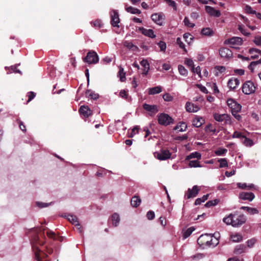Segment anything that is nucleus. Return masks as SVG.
Instances as JSON below:
<instances>
[{
  "instance_id": "obj_2",
  "label": "nucleus",
  "mask_w": 261,
  "mask_h": 261,
  "mask_svg": "<svg viewBox=\"0 0 261 261\" xmlns=\"http://www.w3.org/2000/svg\"><path fill=\"white\" fill-rule=\"evenodd\" d=\"M242 90L245 94L249 95L255 92L256 87L253 82L251 81H248L243 84Z\"/></svg>"
},
{
  "instance_id": "obj_34",
  "label": "nucleus",
  "mask_w": 261,
  "mask_h": 261,
  "mask_svg": "<svg viewBox=\"0 0 261 261\" xmlns=\"http://www.w3.org/2000/svg\"><path fill=\"white\" fill-rule=\"evenodd\" d=\"M187 124L185 122L179 123L174 128L175 130H178L179 132H184L187 128Z\"/></svg>"
},
{
  "instance_id": "obj_8",
  "label": "nucleus",
  "mask_w": 261,
  "mask_h": 261,
  "mask_svg": "<svg viewBox=\"0 0 261 261\" xmlns=\"http://www.w3.org/2000/svg\"><path fill=\"white\" fill-rule=\"evenodd\" d=\"M151 17L152 21L158 25L160 26L163 25L165 19V16L162 13L153 14Z\"/></svg>"
},
{
  "instance_id": "obj_59",
  "label": "nucleus",
  "mask_w": 261,
  "mask_h": 261,
  "mask_svg": "<svg viewBox=\"0 0 261 261\" xmlns=\"http://www.w3.org/2000/svg\"><path fill=\"white\" fill-rule=\"evenodd\" d=\"M192 71L193 72L196 73L197 74H198L200 77H201V69H200V67L199 66H197L195 68H194V67H193V68L192 69Z\"/></svg>"
},
{
  "instance_id": "obj_17",
  "label": "nucleus",
  "mask_w": 261,
  "mask_h": 261,
  "mask_svg": "<svg viewBox=\"0 0 261 261\" xmlns=\"http://www.w3.org/2000/svg\"><path fill=\"white\" fill-rule=\"evenodd\" d=\"M205 11L210 15L213 16L219 17L221 15L220 12L219 10H217L213 7L209 6H205Z\"/></svg>"
},
{
  "instance_id": "obj_23",
  "label": "nucleus",
  "mask_w": 261,
  "mask_h": 261,
  "mask_svg": "<svg viewBox=\"0 0 261 261\" xmlns=\"http://www.w3.org/2000/svg\"><path fill=\"white\" fill-rule=\"evenodd\" d=\"M162 91V88L160 86H156L148 89V93L149 95H154L159 94Z\"/></svg>"
},
{
  "instance_id": "obj_12",
  "label": "nucleus",
  "mask_w": 261,
  "mask_h": 261,
  "mask_svg": "<svg viewBox=\"0 0 261 261\" xmlns=\"http://www.w3.org/2000/svg\"><path fill=\"white\" fill-rule=\"evenodd\" d=\"M213 116L215 120L218 122L227 123V121H230L229 116L226 114H219L215 113Z\"/></svg>"
},
{
  "instance_id": "obj_10",
  "label": "nucleus",
  "mask_w": 261,
  "mask_h": 261,
  "mask_svg": "<svg viewBox=\"0 0 261 261\" xmlns=\"http://www.w3.org/2000/svg\"><path fill=\"white\" fill-rule=\"evenodd\" d=\"M199 191L200 188L197 186H194L192 189H188L187 192L185 194V197L187 199L195 197L197 195Z\"/></svg>"
},
{
  "instance_id": "obj_29",
  "label": "nucleus",
  "mask_w": 261,
  "mask_h": 261,
  "mask_svg": "<svg viewBox=\"0 0 261 261\" xmlns=\"http://www.w3.org/2000/svg\"><path fill=\"white\" fill-rule=\"evenodd\" d=\"M201 157V154L197 151L191 153L189 155L187 156L186 160H189L191 159H200Z\"/></svg>"
},
{
  "instance_id": "obj_49",
  "label": "nucleus",
  "mask_w": 261,
  "mask_h": 261,
  "mask_svg": "<svg viewBox=\"0 0 261 261\" xmlns=\"http://www.w3.org/2000/svg\"><path fill=\"white\" fill-rule=\"evenodd\" d=\"M166 3L169 6L172 7L174 11L177 10L176 3L175 1L172 0H165Z\"/></svg>"
},
{
  "instance_id": "obj_37",
  "label": "nucleus",
  "mask_w": 261,
  "mask_h": 261,
  "mask_svg": "<svg viewBox=\"0 0 261 261\" xmlns=\"http://www.w3.org/2000/svg\"><path fill=\"white\" fill-rule=\"evenodd\" d=\"M112 220L113 225L117 226L120 222V217L118 214L114 213L112 216Z\"/></svg>"
},
{
  "instance_id": "obj_44",
  "label": "nucleus",
  "mask_w": 261,
  "mask_h": 261,
  "mask_svg": "<svg viewBox=\"0 0 261 261\" xmlns=\"http://www.w3.org/2000/svg\"><path fill=\"white\" fill-rule=\"evenodd\" d=\"M195 230V228L193 227H190L188 228L184 233L183 237L184 239H186L189 237L191 233Z\"/></svg>"
},
{
  "instance_id": "obj_46",
  "label": "nucleus",
  "mask_w": 261,
  "mask_h": 261,
  "mask_svg": "<svg viewBox=\"0 0 261 261\" xmlns=\"http://www.w3.org/2000/svg\"><path fill=\"white\" fill-rule=\"evenodd\" d=\"M176 43L179 45V47L183 49L185 53H187L185 44L182 42L181 38L178 37L176 39Z\"/></svg>"
},
{
  "instance_id": "obj_53",
  "label": "nucleus",
  "mask_w": 261,
  "mask_h": 261,
  "mask_svg": "<svg viewBox=\"0 0 261 261\" xmlns=\"http://www.w3.org/2000/svg\"><path fill=\"white\" fill-rule=\"evenodd\" d=\"M164 100L166 101H171L173 99V96H172L169 93H165L163 95Z\"/></svg>"
},
{
  "instance_id": "obj_50",
  "label": "nucleus",
  "mask_w": 261,
  "mask_h": 261,
  "mask_svg": "<svg viewBox=\"0 0 261 261\" xmlns=\"http://www.w3.org/2000/svg\"><path fill=\"white\" fill-rule=\"evenodd\" d=\"M241 141L246 146H251L253 145L252 141L251 139L246 138L245 136H244Z\"/></svg>"
},
{
  "instance_id": "obj_19",
  "label": "nucleus",
  "mask_w": 261,
  "mask_h": 261,
  "mask_svg": "<svg viewBox=\"0 0 261 261\" xmlns=\"http://www.w3.org/2000/svg\"><path fill=\"white\" fill-rule=\"evenodd\" d=\"M67 219L73 224H74L75 226L77 227V228L79 229L80 231H82L81 230V226L79 223L78 219L76 217V216L72 215H69L67 216Z\"/></svg>"
},
{
  "instance_id": "obj_55",
  "label": "nucleus",
  "mask_w": 261,
  "mask_h": 261,
  "mask_svg": "<svg viewBox=\"0 0 261 261\" xmlns=\"http://www.w3.org/2000/svg\"><path fill=\"white\" fill-rule=\"evenodd\" d=\"M245 10L246 13L248 14H255L256 11L253 10L252 8L248 5H246L245 7Z\"/></svg>"
},
{
  "instance_id": "obj_64",
  "label": "nucleus",
  "mask_w": 261,
  "mask_h": 261,
  "mask_svg": "<svg viewBox=\"0 0 261 261\" xmlns=\"http://www.w3.org/2000/svg\"><path fill=\"white\" fill-rule=\"evenodd\" d=\"M119 95L122 98H123L125 99H126L128 96V94H127V92L124 90H122L120 91V92L119 93Z\"/></svg>"
},
{
  "instance_id": "obj_45",
  "label": "nucleus",
  "mask_w": 261,
  "mask_h": 261,
  "mask_svg": "<svg viewBox=\"0 0 261 261\" xmlns=\"http://www.w3.org/2000/svg\"><path fill=\"white\" fill-rule=\"evenodd\" d=\"M219 200L217 199L210 200L205 204V206L206 207H209L212 206H215L217 205L219 203Z\"/></svg>"
},
{
  "instance_id": "obj_63",
  "label": "nucleus",
  "mask_w": 261,
  "mask_h": 261,
  "mask_svg": "<svg viewBox=\"0 0 261 261\" xmlns=\"http://www.w3.org/2000/svg\"><path fill=\"white\" fill-rule=\"evenodd\" d=\"M256 242V240L255 239H251L247 241V246L249 247H252L254 245Z\"/></svg>"
},
{
  "instance_id": "obj_4",
  "label": "nucleus",
  "mask_w": 261,
  "mask_h": 261,
  "mask_svg": "<svg viewBox=\"0 0 261 261\" xmlns=\"http://www.w3.org/2000/svg\"><path fill=\"white\" fill-rule=\"evenodd\" d=\"M232 226L238 227L244 224L246 221L245 216L244 215H238L233 214L232 216Z\"/></svg>"
},
{
  "instance_id": "obj_39",
  "label": "nucleus",
  "mask_w": 261,
  "mask_h": 261,
  "mask_svg": "<svg viewBox=\"0 0 261 261\" xmlns=\"http://www.w3.org/2000/svg\"><path fill=\"white\" fill-rule=\"evenodd\" d=\"M218 162L220 163L219 168L227 167L228 166V161L226 158H222L218 160Z\"/></svg>"
},
{
  "instance_id": "obj_21",
  "label": "nucleus",
  "mask_w": 261,
  "mask_h": 261,
  "mask_svg": "<svg viewBox=\"0 0 261 261\" xmlns=\"http://www.w3.org/2000/svg\"><path fill=\"white\" fill-rule=\"evenodd\" d=\"M79 112L85 117H88L91 114V111L88 106H82L79 109Z\"/></svg>"
},
{
  "instance_id": "obj_6",
  "label": "nucleus",
  "mask_w": 261,
  "mask_h": 261,
  "mask_svg": "<svg viewBox=\"0 0 261 261\" xmlns=\"http://www.w3.org/2000/svg\"><path fill=\"white\" fill-rule=\"evenodd\" d=\"M225 44H229L230 47L236 48L237 46L241 45L243 43V40L238 37H233L229 39L225 40Z\"/></svg>"
},
{
  "instance_id": "obj_57",
  "label": "nucleus",
  "mask_w": 261,
  "mask_h": 261,
  "mask_svg": "<svg viewBox=\"0 0 261 261\" xmlns=\"http://www.w3.org/2000/svg\"><path fill=\"white\" fill-rule=\"evenodd\" d=\"M253 42L257 46H261V36H255L253 39Z\"/></svg>"
},
{
  "instance_id": "obj_62",
  "label": "nucleus",
  "mask_w": 261,
  "mask_h": 261,
  "mask_svg": "<svg viewBox=\"0 0 261 261\" xmlns=\"http://www.w3.org/2000/svg\"><path fill=\"white\" fill-rule=\"evenodd\" d=\"M215 69L219 71V73H223L226 70V68L223 66H217Z\"/></svg>"
},
{
  "instance_id": "obj_40",
  "label": "nucleus",
  "mask_w": 261,
  "mask_h": 261,
  "mask_svg": "<svg viewBox=\"0 0 261 261\" xmlns=\"http://www.w3.org/2000/svg\"><path fill=\"white\" fill-rule=\"evenodd\" d=\"M242 236L240 233H235L234 234H232L231 236V239L232 241L234 242H239L242 241Z\"/></svg>"
},
{
  "instance_id": "obj_52",
  "label": "nucleus",
  "mask_w": 261,
  "mask_h": 261,
  "mask_svg": "<svg viewBox=\"0 0 261 261\" xmlns=\"http://www.w3.org/2000/svg\"><path fill=\"white\" fill-rule=\"evenodd\" d=\"M244 137V136L241 132L238 131H235L232 135L233 138H239L241 141Z\"/></svg>"
},
{
  "instance_id": "obj_9",
  "label": "nucleus",
  "mask_w": 261,
  "mask_h": 261,
  "mask_svg": "<svg viewBox=\"0 0 261 261\" xmlns=\"http://www.w3.org/2000/svg\"><path fill=\"white\" fill-rule=\"evenodd\" d=\"M171 153L168 150L162 149L160 152H156L154 153L155 156L159 160L163 161L170 159Z\"/></svg>"
},
{
  "instance_id": "obj_33",
  "label": "nucleus",
  "mask_w": 261,
  "mask_h": 261,
  "mask_svg": "<svg viewBox=\"0 0 261 261\" xmlns=\"http://www.w3.org/2000/svg\"><path fill=\"white\" fill-rule=\"evenodd\" d=\"M125 10L128 12V13H130L131 14H140L141 13V11L137 8H134L132 6H129V7H125Z\"/></svg>"
},
{
  "instance_id": "obj_14",
  "label": "nucleus",
  "mask_w": 261,
  "mask_h": 261,
  "mask_svg": "<svg viewBox=\"0 0 261 261\" xmlns=\"http://www.w3.org/2000/svg\"><path fill=\"white\" fill-rule=\"evenodd\" d=\"M143 108L146 111L150 113V115H154L158 111V108L156 105H150L147 103H144L143 105Z\"/></svg>"
},
{
  "instance_id": "obj_22",
  "label": "nucleus",
  "mask_w": 261,
  "mask_h": 261,
  "mask_svg": "<svg viewBox=\"0 0 261 261\" xmlns=\"http://www.w3.org/2000/svg\"><path fill=\"white\" fill-rule=\"evenodd\" d=\"M239 84L240 81L238 79L232 78L228 81L227 85L230 89H234Z\"/></svg>"
},
{
  "instance_id": "obj_35",
  "label": "nucleus",
  "mask_w": 261,
  "mask_h": 261,
  "mask_svg": "<svg viewBox=\"0 0 261 261\" xmlns=\"http://www.w3.org/2000/svg\"><path fill=\"white\" fill-rule=\"evenodd\" d=\"M86 94L89 97L94 100H96L99 98L98 94L90 90H88L86 91Z\"/></svg>"
},
{
  "instance_id": "obj_20",
  "label": "nucleus",
  "mask_w": 261,
  "mask_h": 261,
  "mask_svg": "<svg viewBox=\"0 0 261 261\" xmlns=\"http://www.w3.org/2000/svg\"><path fill=\"white\" fill-rule=\"evenodd\" d=\"M140 65H141V66L143 68V73L142 74H144V75H147L148 74V72L149 70V64L148 62V61L146 59H143L141 62H140Z\"/></svg>"
},
{
  "instance_id": "obj_60",
  "label": "nucleus",
  "mask_w": 261,
  "mask_h": 261,
  "mask_svg": "<svg viewBox=\"0 0 261 261\" xmlns=\"http://www.w3.org/2000/svg\"><path fill=\"white\" fill-rule=\"evenodd\" d=\"M185 63L189 67H191L192 69L194 67V63L192 60L190 59H186L185 61Z\"/></svg>"
},
{
  "instance_id": "obj_25",
  "label": "nucleus",
  "mask_w": 261,
  "mask_h": 261,
  "mask_svg": "<svg viewBox=\"0 0 261 261\" xmlns=\"http://www.w3.org/2000/svg\"><path fill=\"white\" fill-rule=\"evenodd\" d=\"M204 122V120L202 117L196 116L193 120V125L196 127H199L202 125Z\"/></svg>"
},
{
  "instance_id": "obj_16",
  "label": "nucleus",
  "mask_w": 261,
  "mask_h": 261,
  "mask_svg": "<svg viewBox=\"0 0 261 261\" xmlns=\"http://www.w3.org/2000/svg\"><path fill=\"white\" fill-rule=\"evenodd\" d=\"M219 54L220 56L224 58H230L232 57L231 51L228 48L223 47L219 49Z\"/></svg>"
},
{
  "instance_id": "obj_32",
  "label": "nucleus",
  "mask_w": 261,
  "mask_h": 261,
  "mask_svg": "<svg viewBox=\"0 0 261 261\" xmlns=\"http://www.w3.org/2000/svg\"><path fill=\"white\" fill-rule=\"evenodd\" d=\"M141 203V199L138 196H134L131 200V204L133 207H137Z\"/></svg>"
},
{
  "instance_id": "obj_28",
  "label": "nucleus",
  "mask_w": 261,
  "mask_h": 261,
  "mask_svg": "<svg viewBox=\"0 0 261 261\" xmlns=\"http://www.w3.org/2000/svg\"><path fill=\"white\" fill-rule=\"evenodd\" d=\"M123 45L127 48L131 49L133 51H136L138 49V47L129 41H125L123 42Z\"/></svg>"
},
{
  "instance_id": "obj_11",
  "label": "nucleus",
  "mask_w": 261,
  "mask_h": 261,
  "mask_svg": "<svg viewBox=\"0 0 261 261\" xmlns=\"http://www.w3.org/2000/svg\"><path fill=\"white\" fill-rule=\"evenodd\" d=\"M111 23L113 27H119L118 23L120 22L119 14L116 10H112L110 12Z\"/></svg>"
},
{
  "instance_id": "obj_43",
  "label": "nucleus",
  "mask_w": 261,
  "mask_h": 261,
  "mask_svg": "<svg viewBox=\"0 0 261 261\" xmlns=\"http://www.w3.org/2000/svg\"><path fill=\"white\" fill-rule=\"evenodd\" d=\"M227 152V150L225 148H219L218 149L215 151L216 155L218 156H222L225 155Z\"/></svg>"
},
{
  "instance_id": "obj_36",
  "label": "nucleus",
  "mask_w": 261,
  "mask_h": 261,
  "mask_svg": "<svg viewBox=\"0 0 261 261\" xmlns=\"http://www.w3.org/2000/svg\"><path fill=\"white\" fill-rule=\"evenodd\" d=\"M117 76L120 78V80L121 82L125 81L126 79L125 72L124 71V69L122 67H119V70Z\"/></svg>"
},
{
  "instance_id": "obj_27",
  "label": "nucleus",
  "mask_w": 261,
  "mask_h": 261,
  "mask_svg": "<svg viewBox=\"0 0 261 261\" xmlns=\"http://www.w3.org/2000/svg\"><path fill=\"white\" fill-rule=\"evenodd\" d=\"M142 33L144 35L152 38L155 37V35L152 29H142Z\"/></svg>"
},
{
  "instance_id": "obj_5",
  "label": "nucleus",
  "mask_w": 261,
  "mask_h": 261,
  "mask_svg": "<svg viewBox=\"0 0 261 261\" xmlns=\"http://www.w3.org/2000/svg\"><path fill=\"white\" fill-rule=\"evenodd\" d=\"M84 61L89 64H96L98 62L99 58L96 52L91 51L88 53L86 57L84 58Z\"/></svg>"
},
{
  "instance_id": "obj_42",
  "label": "nucleus",
  "mask_w": 261,
  "mask_h": 261,
  "mask_svg": "<svg viewBox=\"0 0 261 261\" xmlns=\"http://www.w3.org/2000/svg\"><path fill=\"white\" fill-rule=\"evenodd\" d=\"M184 38L186 42H187L189 44H190L193 40V36L190 33H185L184 34Z\"/></svg>"
},
{
  "instance_id": "obj_61",
  "label": "nucleus",
  "mask_w": 261,
  "mask_h": 261,
  "mask_svg": "<svg viewBox=\"0 0 261 261\" xmlns=\"http://www.w3.org/2000/svg\"><path fill=\"white\" fill-rule=\"evenodd\" d=\"M204 257V255L203 254H202V253H197V254H196L191 256V258L193 259L198 260V259L202 258Z\"/></svg>"
},
{
  "instance_id": "obj_38",
  "label": "nucleus",
  "mask_w": 261,
  "mask_h": 261,
  "mask_svg": "<svg viewBox=\"0 0 261 261\" xmlns=\"http://www.w3.org/2000/svg\"><path fill=\"white\" fill-rule=\"evenodd\" d=\"M201 33L203 35L207 36H212L214 34V32L212 31V30L209 28H203V29H202Z\"/></svg>"
},
{
  "instance_id": "obj_18",
  "label": "nucleus",
  "mask_w": 261,
  "mask_h": 261,
  "mask_svg": "<svg viewBox=\"0 0 261 261\" xmlns=\"http://www.w3.org/2000/svg\"><path fill=\"white\" fill-rule=\"evenodd\" d=\"M186 109L189 112H196L199 110V108L197 105L190 102L186 103Z\"/></svg>"
},
{
  "instance_id": "obj_26",
  "label": "nucleus",
  "mask_w": 261,
  "mask_h": 261,
  "mask_svg": "<svg viewBox=\"0 0 261 261\" xmlns=\"http://www.w3.org/2000/svg\"><path fill=\"white\" fill-rule=\"evenodd\" d=\"M241 209L246 211L250 215L257 214L259 213V211L256 208L248 206H243L241 207Z\"/></svg>"
},
{
  "instance_id": "obj_56",
  "label": "nucleus",
  "mask_w": 261,
  "mask_h": 261,
  "mask_svg": "<svg viewBox=\"0 0 261 261\" xmlns=\"http://www.w3.org/2000/svg\"><path fill=\"white\" fill-rule=\"evenodd\" d=\"M238 30L245 36H248L250 34V33L247 32L246 30L244 29V27L241 25H239L238 26Z\"/></svg>"
},
{
  "instance_id": "obj_7",
  "label": "nucleus",
  "mask_w": 261,
  "mask_h": 261,
  "mask_svg": "<svg viewBox=\"0 0 261 261\" xmlns=\"http://www.w3.org/2000/svg\"><path fill=\"white\" fill-rule=\"evenodd\" d=\"M228 106L231 109V113H238L241 110L242 106L232 99H228L227 100Z\"/></svg>"
},
{
  "instance_id": "obj_58",
  "label": "nucleus",
  "mask_w": 261,
  "mask_h": 261,
  "mask_svg": "<svg viewBox=\"0 0 261 261\" xmlns=\"http://www.w3.org/2000/svg\"><path fill=\"white\" fill-rule=\"evenodd\" d=\"M146 216L148 220H152L154 219L155 216L154 213L153 211H149L147 212Z\"/></svg>"
},
{
  "instance_id": "obj_31",
  "label": "nucleus",
  "mask_w": 261,
  "mask_h": 261,
  "mask_svg": "<svg viewBox=\"0 0 261 261\" xmlns=\"http://www.w3.org/2000/svg\"><path fill=\"white\" fill-rule=\"evenodd\" d=\"M246 247L244 245H239L236 247L234 252L237 254H240L245 252Z\"/></svg>"
},
{
  "instance_id": "obj_30",
  "label": "nucleus",
  "mask_w": 261,
  "mask_h": 261,
  "mask_svg": "<svg viewBox=\"0 0 261 261\" xmlns=\"http://www.w3.org/2000/svg\"><path fill=\"white\" fill-rule=\"evenodd\" d=\"M232 216L233 214H230L223 219V222L226 225H231L232 226Z\"/></svg>"
},
{
  "instance_id": "obj_15",
  "label": "nucleus",
  "mask_w": 261,
  "mask_h": 261,
  "mask_svg": "<svg viewBox=\"0 0 261 261\" xmlns=\"http://www.w3.org/2000/svg\"><path fill=\"white\" fill-rule=\"evenodd\" d=\"M254 197L255 195L252 192H242L239 194V198L244 200L251 201Z\"/></svg>"
},
{
  "instance_id": "obj_41",
  "label": "nucleus",
  "mask_w": 261,
  "mask_h": 261,
  "mask_svg": "<svg viewBox=\"0 0 261 261\" xmlns=\"http://www.w3.org/2000/svg\"><path fill=\"white\" fill-rule=\"evenodd\" d=\"M208 194L204 195L202 196V198H198L196 199L195 201V204L196 205L200 204L202 202H204L208 199Z\"/></svg>"
},
{
  "instance_id": "obj_24",
  "label": "nucleus",
  "mask_w": 261,
  "mask_h": 261,
  "mask_svg": "<svg viewBox=\"0 0 261 261\" xmlns=\"http://www.w3.org/2000/svg\"><path fill=\"white\" fill-rule=\"evenodd\" d=\"M249 53L252 55L251 57L252 59H257L259 55L261 56V50L257 48H251L249 49Z\"/></svg>"
},
{
  "instance_id": "obj_51",
  "label": "nucleus",
  "mask_w": 261,
  "mask_h": 261,
  "mask_svg": "<svg viewBox=\"0 0 261 261\" xmlns=\"http://www.w3.org/2000/svg\"><path fill=\"white\" fill-rule=\"evenodd\" d=\"M184 23L186 27L189 28H194L195 26V24L194 23L191 22L189 19L187 17H185L184 20Z\"/></svg>"
},
{
  "instance_id": "obj_54",
  "label": "nucleus",
  "mask_w": 261,
  "mask_h": 261,
  "mask_svg": "<svg viewBox=\"0 0 261 261\" xmlns=\"http://www.w3.org/2000/svg\"><path fill=\"white\" fill-rule=\"evenodd\" d=\"M158 45H159L160 50L161 51H165L166 49V44L165 42L160 41L158 43Z\"/></svg>"
},
{
  "instance_id": "obj_47",
  "label": "nucleus",
  "mask_w": 261,
  "mask_h": 261,
  "mask_svg": "<svg viewBox=\"0 0 261 261\" xmlns=\"http://www.w3.org/2000/svg\"><path fill=\"white\" fill-rule=\"evenodd\" d=\"M178 69L179 73L181 75L186 76L188 74V71L184 66L181 65H178Z\"/></svg>"
},
{
  "instance_id": "obj_1",
  "label": "nucleus",
  "mask_w": 261,
  "mask_h": 261,
  "mask_svg": "<svg viewBox=\"0 0 261 261\" xmlns=\"http://www.w3.org/2000/svg\"><path fill=\"white\" fill-rule=\"evenodd\" d=\"M39 244L40 245H42V244L39 241V238H34L33 244H32V248L35 252V259L37 261H42V259L47 256V254L45 253H43V256H41L40 255V250L38 248L36 245Z\"/></svg>"
},
{
  "instance_id": "obj_48",
  "label": "nucleus",
  "mask_w": 261,
  "mask_h": 261,
  "mask_svg": "<svg viewBox=\"0 0 261 261\" xmlns=\"http://www.w3.org/2000/svg\"><path fill=\"white\" fill-rule=\"evenodd\" d=\"M189 166L191 168L192 167H201V166L200 165L199 162L197 160L190 161L189 163Z\"/></svg>"
},
{
  "instance_id": "obj_3",
  "label": "nucleus",
  "mask_w": 261,
  "mask_h": 261,
  "mask_svg": "<svg viewBox=\"0 0 261 261\" xmlns=\"http://www.w3.org/2000/svg\"><path fill=\"white\" fill-rule=\"evenodd\" d=\"M158 120L160 124L164 126H167L173 123V118L165 113H161L158 115Z\"/></svg>"
},
{
  "instance_id": "obj_13",
  "label": "nucleus",
  "mask_w": 261,
  "mask_h": 261,
  "mask_svg": "<svg viewBox=\"0 0 261 261\" xmlns=\"http://www.w3.org/2000/svg\"><path fill=\"white\" fill-rule=\"evenodd\" d=\"M205 240V242L203 243V244H205L207 246H211L213 245L214 246L217 244L218 243V240H216L215 243H213V239L212 237L209 234H205V235H201L198 239V240Z\"/></svg>"
}]
</instances>
